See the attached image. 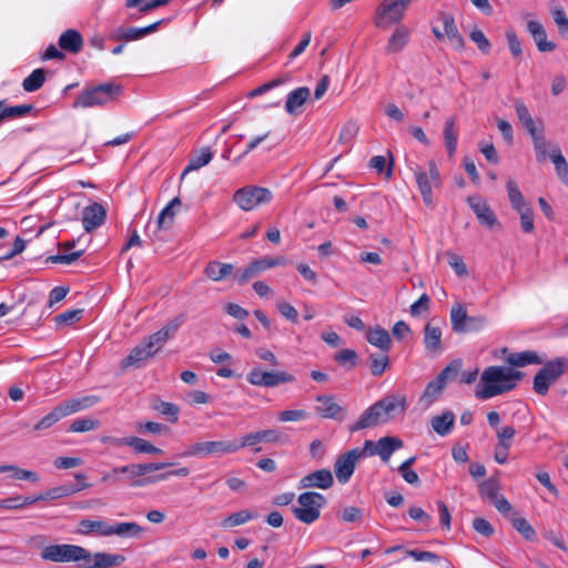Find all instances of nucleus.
Returning a JSON list of instances; mask_svg holds the SVG:
<instances>
[{"mask_svg": "<svg viewBox=\"0 0 568 568\" xmlns=\"http://www.w3.org/2000/svg\"><path fill=\"white\" fill-rule=\"evenodd\" d=\"M173 466V463H145V464H129L120 466V471L130 481L131 487H143L152 485L153 483L146 481L149 473L158 471Z\"/></svg>", "mask_w": 568, "mask_h": 568, "instance_id": "obj_9", "label": "nucleus"}, {"mask_svg": "<svg viewBox=\"0 0 568 568\" xmlns=\"http://www.w3.org/2000/svg\"><path fill=\"white\" fill-rule=\"evenodd\" d=\"M58 43L61 50L77 54L82 50L83 38L78 30L68 29L61 33Z\"/></svg>", "mask_w": 568, "mask_h": 568, "instance_id": "obj_27", "label": "nucleus"}, {"mask_svg": "<svg viewBox=\"0 0 568 568\" xmlns=\"http://www.w3.org/2000/svg\"><path fill=\"white\" fill-rule=\"evenodd\" d=\"M529 135L532 140L537 162L544 163L547 158H550V153L548 152V146L550 143L545 136L544 125L541 124L540 128L531 130Z\"/></svg>", "mask_w": 568, "mask_h": 568, "instance_id": "obj_30", "label": "nucleus"}, {"mask_svg": "<svg viewBox=\"0 0 568 568\" xmlns=\"http://www.w3.org/2000/svg\"><path fill=\"white\" fill-rule=\"evenodd\" d=\"M506 362L515 367H525L530 364H541L542 358L534 351H524L519 353H511Z\"/></svg>", "mask_w": 568, "mask_h": 568, "instance_id": "obj_35", "label": "nucleus"}, {"mask_svg": "<svg viewBox=\"0 0 568 568\" xmlns=\"http://www.w3.org/2000/svg\"><path fill=\"white\" fill-rule=\"evenodd\" d=\"M94 560H95V554L92 555L84 547L77 546L73 562H78L79 568H95V566H93Z\"/></svg>", "mask_w": 568, "mask_h": 568, "instance_id": "obj_54", "label": "nucleus"}, {"mask_svg": "<svg viewBox=\"0 0 568 568\" xmlns=\"http://www.w3.org/2000/svg\"><path fill=\"white\" fill-rule=\"evenodd\" d=\"M406 409V399L404 396L389 395L377 400L359 416L356 423L349 425L351 433L361 429L375 427L386 423L395 414L404 413Z\"/></svg>", "mask_w": 568, "mask_h": 568, "instance_id": "obj_2", "label": "nucleus"}, {"mask_svg": "<svg viewBox=\"0 0 568 568\" xmlns=\"http://www.w3.org/2000/svg\"><path fill=\"white\" fill-rule=\"evenodd\" d=\"M83 310L65 311L54 317L58 325H70L78 322L82 316Z\"/></svg>", "mask_w": 568, "mask_h": 568, "instance_id": "obj_63", "label": "nucleus"}, {"mask_svg": "<svg viewBox=\"0 0 568 568\" xmlns=\"http://www.w3.org/2000/svg\"><path fill=\"white\" fill-rule=\"evenodd\" d=\"M467 203L481 225L493 229L498 224L495 212L484 199L478 195L468 196Z\"/></svg>", "mask_w": 568, "mask_h": 568, "instance_id": "obj_15", "label": "nucleus"}, {"mask_svg": "<svg viewBox=\"0 0 568 568\" xmlns=\"http://www.w3.org/2000/svg\"><path fill=\"white\" fill-rule=\"evenodd\" d=\"M315 412L322 418L342 422L346 417V409L342 407L332 395L316 396Z\"/></svg>", "mask_w": 568, "mask_h": 568, "instance_id": "obj_13", "label": "nucleus"}, {"mask_svg": "<svg viewBox=\"0 0 568 568\" xmlns=\"http://www.w3.org/2000/svg\"><path fill=\"white\" fill-rule=\"evenodd\" d=\"M2 467H6L4 473H12L11 476L16 479L29 480L32 483H37L39 480V475L36 471L22 469L14 465H2Z\"/></svg>", "mask_w": 568, "mask_h": 568, "instance_id": "obj_57", "label": "nucleus"}, {"mask_svg": "<svg viewBox=\"0 0 568 568\" xmlns=\"http://www.w3.org/2000/svg\"><path fill=\"white\" fill-rule=\"evenodd\" d=\"M180 322L178 320H173L163 326L161 329L150 335L145 341L148 344L156 348V353L162 348V346L169 341L171 337L175 335L180 327Z\"/></svg>", "mask_w": 568, "mask_h": 568, "instance_id": "obj_24", "label": "nucleus"}, {"mask_svg": "<svg viewBox=\"0 0 568 568\" xmlns=\"http://www.w3.org/2000/svg\"><path fill=\"white\" fill-rule=\"evenodd\" d=\"M91 487L90 484H82V485H61L53 488H50L45 491H43L44 500H54L60 499L63 497L71 496L73 494H77L85 488Z\"/></svg>", "mask_w": 568, "mask_h": 568, "instance_id": "obj_34", "label": "nucleus"}, {"mask_svg": "<svg viewBox=\"0 0 568 568\" xmlns=\"http://www.w3.org/2000/svg\"><path fill=\"white\" fill-rule=\"evenodd\" d=\"M213 159V153L209 148H203L200 154L192 156L186 168L183 170L181 174V180L190 173L191 171H195L201 169L202 166L209 164Z\"/></svg>", "mask_w": 568, "mask_h": 568, "instance_id": "obj_41", "label": "nucleus"}, {"mask_svg": "<svg viewBox=\"0 0 568 568\" xmlns=\"http://www.w3.org/2000/svg\"><path fill=\"white\" fill-rule=\"evenodd\" d=\"M506 189L510 205L515 211H523V209L530 206V204L525 201L524 195L515 181L509 180L506 184Z\"/></svg>", "mask_w": 568, "mask_h": 568, "instance_id": "obj_40", "label": "nucleus"}, {"mask_svg": "<svg viewBox=\"0 0 568 568\" xmlns=\"http://www.w3.org/2000/svg\"><path fill=\"white\" fill-rule=\"evenodd\" d=\"M106 440L114 445V446H129L132 447L135 453L139 454H151V455H159L162 454V449L159 447H155L148 440L135 437V436H129V437H109Z\"/></svg>", "mask_w": 568, "mask_h": 568, "instance_id": "obj_16", "label": "nucleus"}, {"mask_svg": "<svg viewBox=\"0 0 568 568\" xmlns=\"http://www.w3.org/2000/svg\"><path fill=\"white\" fill-rule=\"evenodd\" d=\"M510 520L514 528H516V530L520 532L525 539L529 541L535 539L536 531L525 518L518 517L516 514H513Z\"/></svg>", "mask_w": 568, "mask_h": 568, "instance_id": "obj_51", "label": "nucleus"}, {"mask_svg": "<svg viewBox=\"0 0 568 568\" xmlns=\"http://www.w3.org/2000/svg\"><path fill=\"white\" fill-rule=\"evenodd\" d=\"M467 311L463 304H455L450 311V323L452 328L456 333H467Z\"/></svg>", "mask_w": 568, "mask_h": 568, "instance_id": "obj_39", "label": "nucleus"}, {"mask_svg": "<svg viewBox=\"0 0 568 568\" xmlns=\"http://www.w3.org/2000/svg\"><path fill=\"white\" fill-rule=\"evenodd\" d=\"M444 386L436 381H432L426 385L423 395L419 398V404L426 409L428 408L442 394Z\"/></svg>", "mask_w": 568, "mask_h": 568, "instance_id": "obj_45", "label": "nucleus"}, {"mask_svg": "<svg viewBox=\"0 0 568 568\" xmlns=\"http://www.w3.org/2000/svg\"><path fill=\"white\" fill-rule=\"evenodd\" d=\"M499 484L495 478L483 481L479 486V495L481 498L488 499L490 503L499 496Z\"/></svg>", "mask_w": 568, "mask_h": 568, "instance_id": "obj_53", "label": "nucleus"}, {"mask_svg": "<svg viewBox=\"0 0 568 568\" xmlns=\"http://www.w3.org/2000/svg\"><path fill=\"white\" fill-rule=\"evenodd\" d=\"M62 417L58 406H55L49 414L43 416L34 426L33 430H44L58 423Z\"/></svg>", "mask_w": 568, "mask_h": 568, "instance_id": "obj_55", "label": "nucleus"}, {"mask_svg": "<svg viewBox=\"0 0 568 568\" xmlns=\"http://www.w3.org/2000/svg\"><path fill=\"white\" fill-rule=\"evenodd\" d=\"M254 262L261 273L265 270H268V268H272L275 266L285 265L287 263V258L285 256H275V257L264 256L262 258L255 260Z\"/></svg>", "mask_w": 568, "mask_h": 568, "instance_id": "obj_61", "label": "nucleus"}, {"mask_svg": "<svg viewBox=\"0 0 568 568\" xmlns=\"http://www.w3.org/2000/svg\"><path fill=\"white\" fill-rule=\"evenodd\" d=\"M3 110H4V121L10 119L23 118L30 114L34 110L33 104H21V105H7L6 100H3Z\"/></svg>", "mask_w": 568, "mask_h": 568, "instance_id": "obj_49", "label": "nucleus"}, {"mask_svg": "<svg viewBox=\"0 0 568 568\" xmlns=\"http://www.w3.org/2000/svg\"><path fill=\"white\" fill-rule=\"evenodd\" d=\"M246 379L251 385L272 388L293 383L295 377L285 371H263L261 367H254L247 374Z\"/></svg>", "mask_w": 568, "mask_h": 568, "instance_id": "obj_10", "label": "nucleus"}, {"mask_svg": "<svg viewBox=\"0 0 568 568\" xmlns=\"http://www.w3.org/2000/svg\"><path fill=\"white\" fill-rule=\"evenodd\" d=\"M156 354V348L151 347L146 341L136 345L130 354L122 361V367L126 368L129 366H138L153 357Z\"/></svg>", "mask_w": 568, "mask_h": 568, "instance_id": "obj_22", "label": "nucleus"}, {"mask_svg": "<svg viewBox=\"0 0 568 568\" xmlns=\"http://www.w3.org/2000/svg\"><path fill=\"white\" fill-rule=\"evenodd\" d=\"M424 344L428 353H440L443 351L440 328L427 323L424 327Z\"/></svg>", "mask_w": 568, "mask_h": 568, "instance_id": "obj_31", "label": "nucleus"}, {"mask_svg": "<svg viewBox=\"0 0 568 568\" xmlns=\"http://www.w3.org/2000/svg\"><path fill=\"white\" fill-rule=\"evenodd\" d=\"M181 206V200L175 196L172 199L169 204L160 212L158 216V227L160 230H169L175 217V207Z\"/></svg>", "mask_w": 568, "mask_h": 568, "instance_id": "obj_37", "label": "nucleus"}, {"mask_svg": "<svg viewBox=\"0 0 568 568\" xmlns=\"http://www.w3.org/2000/svg\"><path fill=\"white\" fill-rule=\"evenodd\" d=\"M106 212L104 207L94 202L93 204L85 206L82 212V225L87 232H92L105 221Z\"/></svg>", "mask_w": 568, "mask_h": 568, "instance_id": "obj_19", "label": "nucleus"}, {"mask_svg": "<svg viewBox=\"0 0 568 568\" xmlns=\"http://www.w3.org/2000/svg\"><path fill=\"white\" fill-rule=\"evenodd\" d=\"M239 452L237 440H207L196 442L187 447L182 457L207 458L210 456H224Z\"/></svg>", "mask_w": 568, "mask_h": 568, "instance_id": "obj_4", "label": "nucleus"}, {"mask_svg": "<svg viewBox=\"0 0 568 568\" xmlns=\"http://www.w3.org/2000/svg\"><path fill=\"white\" fill-rule=\"evenodd\" d=\"M45 81V71L43 69L33 70L22 82L26 92L39 90Z\"/></svg>", "mask_w": 568, "mask_h": 568, "instance_id": "obj_46", "label": "nucleus"}, {"mask_svg": "<svg viewBox=\"0 0 568 568\" xmlns=\"http://www.w3.org/2000/svg\"><path fill=\"white\" fill-rule=\"evenodd\" d=\"M515 110L519 121L525 126L528 133H530L531 130L538 129L525 103L517 101L515 103Z\"/></svg>", "mask_w": 568, "mask_h": 568, "instance_id": "obj_52", "label": "nucleus"}, {"mask_svg": "<svg viewBox=\"0 0 568 568\" xmlns=\"http://www.w3.org/2000/svg\"><path fill=\"white\" fill-rule=\"evenodd\" d=\"M257 518L256 513H252L250 510H240L237 513H233L224 518L221 523L223 528H232L235 526L243 525L252 519Z\"/></svg>", "mask_w": 568, "mask_h": 568, "instance_id": "obj_44", "label": "nucleus"}, {"mask_svg": "<svg viewBox=\"0 0 568 568\" xmlns=\"http://www.w3.org/2000/svg\"><path fill=\"white\" fill-rule=\"evenodd\" d=\"M455 416L452 412H444L442 415L432 418V427L439 436L448 435L454 427Z\"/></svg>", "mask_w": 568, "mask_h": 568, "instance_id": "obj_36", "label": "nucleus"}, {"mask_svg": "<svg viewBox=\"0 0 568 568\" xmlns=\"http://www.w3.org/2000/svg\"><path fill=\"white\" fill-rule=\"evenodd\" d=\"M404 445L403 440L398 437L385 436L379 438L376 443L373 440H365L363 450L366 456L378 455L383 462H388L393 453Z\"/></svg>", "mask_w": 568, "mask_h": 568, "instance_id": "obj_12", "label": "nucleus"}, {"mask_svg": "<svg viewBox=\"0 0 568 568\" xmlns=\"http://www.w3.org/2000/svg\"><path fill=\"white\" fill-rule=\"evenodd\" d=\"M143 531L144 528L134 521L113 523L109 526V537L139 538Z\"/></svg>", "mask_w": 568, "mask_h": 568, "instance_id": "obj_28", "label": "nucleus"}, {"mask_svg": "<svg viewBox=\"0 0 568 568\" xmlns=\"http://www.w3.org/2000/svg\"><path fill=\"white\" fill-rule=\"evenodd\" d=\"M527 30L534 38V41L540 52H550L556 49V44L547 40L545 28L540 22L535 20L528 21Z\"/></svg>", "mask_w": 568, "mask_h": 568, "instance_id": "obj_25", "label": "nucleus"}, {"mask_svg": "<svg viewBox=\"0 0 568 568\" xmlns=\"http://www.w3.org/2000/svg\"><path fill=\"white\" fill-rule=\"evenodd\" d=\"M110 523L104 519L82 518L79 520L75 534L81 536L95 535L100 537H109Z\"/></svg>", "mask_w": 568, "mask_h": 568, "instance_id": "obj_20", "label": "nucleus"}, {"mask_svg": "<svg viewBox=\"0 0 568 568\" xmlns=\"http://www.w3.org/2000/svg\"><path fill=\"white\" fill-rule=\"evenodd\" d=\"M125 557L120 554L95 552V568H113L123 564Z\"/></svg>", "mask_w": 568, "mask_h": 568, "instance_id": "obj_42", "label": "nucleus"}, {"mask_svg": "<svg viewBox=\"0 0 568 568\" xmlns=\"http://www.w3.org/2000/svg\"><path fill=\"white\" fill-rule=\"evenodd\" d=\"M550 159L555 164L558 176L564 181L568 182V163L561 153L560 148L555 144L550 152Z\"/></svg>", "mask_w": 568, "mask_h": 568, "instance_id": "obj_43", "label": "nucleus"}, {"mask_svg": "<svg viewBox=\"0 0 568 568\" xmlns=\"http://www.w3.org/2000/svg\"><path fill=\"white\" fill-rule=\"evenodd\" d=\"M171 0H125L126 8H139V11L142 13L150 12L156 8L163 7L168 4Z\"/></svg>", "mask_w": 568, "mask_h": 568, "instance_id": "obj_50", "label": "nucleus"}, {"mask_svg": "<svg viewBox=\"0 0 568 568\" xmlns=\"http://www.w3.org/2000/svg\"><path fill=\"white\" fill-rule=\"evenodd\" d=\"M438 20L443 23L444 38L447 37V39L449 40L450 44L456 50L463 49L464 44H465L464 38L459 33V31L457 29V26L455 23L454 17L450 13H448V12L439 11L438 12Z\"/></svg>", "mask_w": 568, "mask_h": 568, "instance_id": "obj_18", "label": "nucleus"}, {"mask_svg": "<svg viewBox=\"0 0 568 568\" xmlns=\"http://www.w3.org/2000/svg\"><path fill=\"white\" fill-rule=\"evenodd\" d=\"M524 377V373L505 366H488L481 373L475 387V396L478 399H489L513 390L517 382Z\"/></svg>", "mask_w": 568, "mask_h": 568, "instance_id": "obj_1", "label": "nucleus"}, {"mask_svg": "<svg viewBox=\"0 0 568 568\" xmlns=\"http://www.w3.org/2000/svg\"><path fill=\"white\" fill-rule=\"evenodd\" d=\"M554 20L558 27L559 33L568 39V18L561 8L552 11Z\"/></svg>", "mask_w": 568, "mask_h": 568, "instance_id": "obj_64", "label": "nucleus"}, {"mask_svg": "<svg viewBox=\"0 0 568 568\" xmlns=\"http://www.w3.org/2000/svg\"><path fill=\"white\" fill-rule=\"evenodd\" d=\"M233 265L219 261H211L204 268V274L214 282H220L233 273Z\"/></svg>", "mask_w": 568, "mask_h": 568, "instance_id": "obj_33", "label": "nucleus"}, {"mask_svg": "<svg viewBox=\"0 0 568 568\" xmlns=\"http://www.w3.org/2000/svg\"><path fill=\"white\" fill-rule=\"evenodd\" d=\"M280 433L275 429H265L245 434L237 440L239 450L248 446H255L261 442L276 443L280 440Z\"/></svg>", "mask_w": 568, "mask_h": 568, "instance_id": "obj_21", "label": "nucleus"}, {"mask_svg": "<svg viewBox=\"0 0 568 568\" xmlns=\"http://www.w3.org/2000/svg\"><path fill=\"white\" fill-rule=\"evenodd\" d=\"M144 38L142 28H119L114 31L112 34V39L115 40H126V41H134Z\"/></svg>", "mask_w": 568, "mask_h": 568, "instance_id": "obj_56", "label": "nucleus"}, {"mask_svg": "<svg viewBox=\"0 0 568 568\" xmlns=\"http://www.w3.org/2000/svg\"><path fill=\"white\" fill-rule=\"evenodd\" d=\"M298 507H293L292 513L300 521L311 525L321 516V508L325 506L326 498L316 491H305L297 497Z\"/></svg>", "mask_w": 568, "mask_h": 568, "instance_id": "obj_6", "label": "nucleus"}, {"mask_svg": "<svg viewBox=\"0 0 568 568\" xmlns=\"http://www.w3.org/2000/svg\"><path fill=\"white\" fill-rule=\"evenodd\" d=\"M568 361L562 357L547 362L535 375L532 389L538 395L545 396L549 387L557 382L567 371Z\"/></svg>", "mask_w": 568, "mask_h": 568, "instance_id": "obj_5", "label": "nucleus"}, {"mask_svg": "<svg viewBox=\"0 0 568 568\" xmlns=\"http://www.w3.org/2000/svg\"><path fill=\"white\" fill-rule=\"evenodd\" d=\"M99 427V420L92 418H79L72 422L69 426V432L72 433H84L97 429Z\"/></svg>", "mask_w": 568, "mask_h": 568, "instance_id": "obj_59", "label": "nucleus"}, {"mask_svg": "<svg viewBox=\"0 0 568 568\" xmlns=\"http://www.w3.org/2000/svg\"><path fill=\"white\" fill-rule=\"evenodd\" d=\"M272 192L262 186L246 185L233 194V201L243 211H252L262 204H267L272 201Z\"/></svg>", "mask_w": 568, "mask_h": 568, "instance_id": "obj_8", "label": "nucleus"}, {"mask_svg": "<svg viewBox=\"0 0 568 568\" xmlns=\"http://www.w3.org/2000/svg\"><path fill=\"white\" fill-rule=\"evenodd\" d=\"M366 339L369 344L381 348L384 353H387L392 347V339L388 332L381 326L369 328L366 334Z\"/></svg>", "mask_w": 568, "mask_h": 568, "instance_id": "obj_32", "label": "nucleus"}, {"mask_svg": "<svg viewBox=\"0 0 568 568\" xmlns=\"http://www.w3.org/2000/svg\"><path fill=\"white\" fill-rule=\"evenodd\" d=\"M337 516L344 523H361L363 520V510L358 507L347 506Z\"/></svg>", "mask_w": 568, "mask_h": 568, "instance_id": "obj_60", "label": "nucleus"}, {"mask_svg": "<svg viewBox=\"0 0 568 568\" xmlns=\"http://www.w3.org/2000/svg\"><path fill=\"white\" fill-rule=\"evenodd\" d=\"M153 408L166 416L171 423H175L179 419L180 409L173 403L160 400L158 404L153 405Z\"/></svg>", "mask_w": 568, "mask_h": 568, "instance_id": "obj_58", "label": "nucleus"}, {"mask_svg": "<svg viewBox=\"0 0 568 568\" xmlns=\"http://www.w3.org/2000/svg\"><path fill=\"white\" fill-rule=\"evenodd\" d=\"M365 456L363 448H354L339 455L334 464V473L337 481L343 485L348 483L355 471L357 463Z\"/></svg>", "mask_w": 568, "mask_h": 568, "instance_id": "obj_11", "label": "nucleus"}, {"mask_svg": "<svg viewBox=\"0 0 568 568\" xmlns=\"http://www.w3.org/2000/svg\"><path fill=\"white\" fill-rule=\"evenodd\" d=\"M455 125V118H449L446 120L444 128V141L449 158L455 155L457 149L458 135Z\"/></svg>", "mask_w": 568, "mask_h": 568, "instance_id": "obj_38", "label": "nucleus"}, {"mask_svg": "<svg viewBox=\"0 0 568 568\" xmlns=\"http://www.w3.org/2000/svg\"><path fill=\"white\" fill-rule=\"evenodd\" d=\"M410 30L406 26H397L385 47L386 53L394 54L402 52L408 44Z\"/></svg>", "mask_w": 568, "mask_h": 568, "instance_id": "obj_23", "label": "nucleus"}, {"mask_svg": "<svg viewBox=\"0 0 568 568\" xmlns=\"http://www.w3.org/2000/svg\"><path fill=\"white\" fill-rule=\"evenodd\" d=\"M311 95V91L307 87H300L291 91L286 97L285 111L295 115L300 113V108L307 101Z\"/></svg>", "mask_w": 568, "mask_h": 568, "instance_id": "obj_29", "label": "nucleus"}, {"mask_svg": "<svg viewBox=\"0 0 568 568\" xmlns=\"http://www.w3.org/2000/svg\"><path fill=\"white\" fill-rule=\"evenodd\" d=\"M123 92V87L114 82L101 83L83 90L73 102V108L102 106L114 101Z\"/></svg>", "mask_w": 568, "mask_h": 568, "instance_id": "obj_3", "label": "nucleus"}, {"mask_svg": "<svg viewBox=\"0 0 568 568\" xmlns=\"http://www.w3.org/2000/svg\"><path fill=\"white\" fill-rule=\"evenodd\" d=\"M99 402L97 396H84L82 398H71L58 405L62 417L69 416L82 409L92 407Z\"/></svg>", "mask_w": 568, "mask_h": 568, "instance_id": "obj_26", "label": "nucleus"}, {"mask_svg": "<svg viewBox=\"0 0 568 568\" xmlns=\"http://www.w3.org/2000/svg\"><path fill=\"white\" fill-rule=\"evenodd\" d=\"M416 462V457H409L404 463H402L398 467V473L403 477V479L414 486H418L420 484V479L415 470L412 469L413 464Z\"/></svg>", "mask_w": 568, "mask_h": 568, "instance_id": "obj_47", "label": "nucleus"}, {"mask_svg": "<svg viewBox=\"0 0 568 568\" xmlns=\"http://www.w3.org/2000/svg\"><path fill=\"white\" fill-rule=\"evenodd\" d=\"M516 430L513 426H505L497 430V445L510 448L515 437Z\"/></svg>", "mask_w": 568, "mask_h": 568, "instance_id": "obj_62", "label": "nucleus"}, {"mask_svg": "<svg viewBox=\"0 0 568 568\" xmlns=\"http://www.w3.org/2000/svg\"><path fill=\"white\" fill-rule=\"evenodd\" d=\"M389 365V357L384 354H369V369L372 375L381 376Z\"/></svg>", "mask_w": 568, "mask_h": 568, "instance_id": "obj_48", "label": "nucleus"}, {"mask_svg": "<svg viewBox=\"0 0 568 568\" xmlns=\"http://www.w3.org/2000/svg\"><path fill=\"white\" fill-rule=\"evenodd\" d=\"M334 478L329 469H317L308 475L302 477L298 487L304 488H320L328 489L333 486Z\"/></svg>", "mask_w": 568, "mask_h": 568, "instance_id": "obj_17", "label": "nucleus"}, {"mask_svg": "<svg viewBox=\"0 0 568 568\" xmlns=\"http://www.w3.org/2000/svg\"><path fill=\"white\" fill-rule=\"evenodd\" d=\"M427 166L428 171L417 166L414 170V176L423 202L426 206L433 207V187H439L442 185V176L434 160H429Z\"/></svg>", "mask_w": 568, "mask_h": 568, "instance_id": "obj_7", "label": "nucleus"}, {"mask_svg": "<svg viewBox=\"0 0 568 568\" xmlns=\"http://www.w3.org/2000/svg\"><path fill=\"white\" fill-rule=\"evenodd\" d=\"M77 546L70 544L49 545L41 550L40 557L44 561L73 562Z\"/></svg>", "mask_w": 568, "mask_h": 568, "instance_id": "obj_14", "label": "nucleus"}]
</instances>
